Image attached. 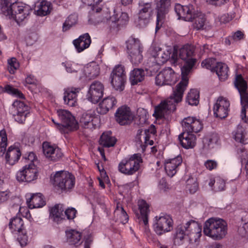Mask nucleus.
<instances>
[{"instance_id": "e433bc0d", "label": "nucleus", "mask_w": 248, "mask_h": 248, "mask_svg": "<svg viewBox=\"0 0 248 248\" xmlns=\"http://www.w3.org/2000/svg\"><path fill=\"white\" fill-rule=\"evenodd\" d=\"M145 73L141 69H134L130 74L129 80L132 85L137 84L144 78Z\"/></svg>"}, {"instance_id": "774afa93", "label": "nucleus", "mask_w": 248, "mask_h": 248, "mask_svg": "<svg viewBox=\"0 0 248 248\" xmlns=\"http://www.w3.org/2000/svg\"><path fill=\"white\" fill-rule=\"evenodd\" d=\"M238 232L242 237L248 238V222L238 229Z\"/></svg>"}, {"instance_id": "393cba45", "label": "nucleus", "mask_w": 248, "mask_h": 248, "mask_svg": "<svg viewBox=\"0 0 248 248\" xmlns=\"http://www.w3.org/2000/svg\"><path fill=\"white\" fill-rule=\"evenodd\" d=\"M21 155L19 148L15 145L10 146L5 155L6 163L14 165L18 162Z\"/></svg>"}, {"instance_id": "4d7b16f0", "label": "nucleus", "mask_w": 248, "mask_h": 248, "mask_svg": "<svg viewBox=\"0 0 248 248\" xmlns=\"http://www.w3.org/2000/svg\"><path fill=\"white\" fill-rule=\"evenodd\" d=\"M7 146V137L4 130L0 131V150L3 152L5 150Z\"/></svg>"}, {"instance_id": "72a5a7b5", "label": "nucleus", "mask_w": 248, "mask_h": 248, "mask_svg": "<svg viewBox=\"0 0 248 248\" xmlns=\"http://www.w3.org/2000/svg\"><path fill=\"white\" fill-rule=\"evenodd\" d=\"M83 72L88 79H93L99 76L100 68L98 65L95 63L91 64L84 67Z\"/></svg>"}, {"instance_id": "de8ad7c7", "label": "nucleus", "mask_w": 248, "mask_h": 248, "mask_svg": "<svg viewBox=\"0 0 248 248\" xmlns=\"http://www.w3.org/2000/svg\"><path fill=\"white\" fill-rule=\"evenodd\" d=\"M62 64L69 73H77L80 69L79 64L70 61L63 62Z\"/></svg>"}, {"instance_id": "0eeeda50", "label": "nucleus", "mask_w": 248, "mask_h": 248, "mask_svg": "<svg viewBox=\"0 0 248 248\" xmlns=\"http://www.w3.org/2000/svg\"><path fill=\"white\" fill-rule=\"evenodd\" d=\"M142 162L141 155L135 154L130 157L122 159L119 164L118 170L125 175H132L139 170L140 164Z\"/></svg>"}, {"instance_id": "a211bd4d", "label": "nucleus", "mask_w": 248, "mask_h": 248, "mask_svg": "<svg viewBox=\"0 0 248 248\" xmlns=\"http://www.w3.org/2000/svg\"><path fill=\"white\" fill-rule=\"evenodd\" d=\"M229 107L230 102L228 99L219 97L213 107L214 116L221 119L226 118L228 114Z\"/></svg>"}, {"instance_id": "39448f33", "label": "nucleus", "mask_w": 248, "mask_h": 248, "mask_svg": "<svg viewBox=\"0 0 248 248\" xmlns=\"http://www.w3.org/2000/svg\"><path fill=\"white\" fill-rule=\"evenodd\" d=\"M126 51L129 59L134 66H138L143 60V46L140 41L132 37L126 42Z\"/></svg>"}, {"instance_id": "79ce46f5", "label": "nucleus", "mask_w": 248, "mask_h": 248, "mask_svg": "<svg viewBox=\"0 0 248 248\" xmlns=\"http://www.w3.org/2000/svg\"><path fill=\"white\" fill-rule=\"evenodd\" d=\"M245 130L242 126L237 127L234 135V140L241 143L247 144L248 143V139L245 137Z\"/></svg>"}, {"instance_id": "cd10ccee", "label": "nucleus", "mask_w": 248, "mask_h": 248, "mask_svg": "<svg viewBox=\"0 0 248 248\" xmlns=\"http://www.w3.org/2000/svg\"><path fill=\"white\" fill-rule=\"evenodd\" d=\"M80 91V88H69L64 92L63 100L65 104L70 107H74L77 103V93Z\"/></svg>"}, {"instance_id": "aec40b11", "label": "nucleus", "mask_w": 248, "mask_h": 248, "mask_svg": "<svg viewBox=\"0 0 248 248\" xmlns=\"http://www.w3.org/2000/svg\"><path fill=\"white\" fill-rule=\"evenodd\" d=\"M26 203L30 209L41 208L46 205V201L40 193H27L26 195Z\"/></svg>"}, {"instance_id": "412c9836", "label": "nucleus", "mask_w": 248, "mask_h": 248, "mask_svg": "<svg viewBox=\"0 0 248 248\" xmlns=\"http://www.w3.org/2000/svg\"><path fill=\"white\" fill-rule=\"evenodd\" d=\"M115 117L116 121L121 125L127 124L133 119L130 108L125 106H123L117 109Z\"/></svg>"}, {"instance_id": "9b49d317", "label": "nucleus", "mask_w": 248, "mask_h": 248, "mask_svg": "<svg viewBox=\"0 0 248 248\" xmlns=\"http://www.w3.org/2000/svg\"><path fill=\"white\" fill-rule=\"evenodd\" d=\"M155 134L156 130L154 126L147 129H139L138 131L136 140L137 143L140 145L142 152L145 150L148 145H153Z\"/></svg>"}, {"instance_id": "2f4dec72", "label": "nucleus", "mask_w": 248, "mask_h": 248, "mask_svg": "<svg viewBox=\"0 0 248 248\" xmlns=\"http://www.w3.org/2000/svg\"><path fill=\"white\" fill-rule=\"evenodd\" d=\"M95 119H97L95 115L91 112L83 113L79 120L81 125L84 128H93L95 124L94 122Z\"/></svg>"}, {"instance_id": "49530a36", "label": "nucleus", "mask_w": 248, "mask_h": 248, "mask_svg": "<svg viewBox=\"0 0 248 248\" xmlns=\"http://www.w3.org/2000/svg\"><path fill=\"white\" fill-rule=\"evenodd\" d=\"M234 85L239 93L247 91V83L241 75H238L236 76Z\"/></svg>"}, {"instance_id": "f704fd0d", "label": "nucleus", "mask_w": 248, "mask_h": 248, "mask_svg": "<svg viewBox=\"0 0 248 248\" xmlns=\"http://www.w3.org/2000/svg\"><path fill=\"white\" fill-rule=\"evenodd\" d=\"M214 72H216L221 81H224L228 78L229 67L224 63L217 62L215 66Z\"/></svg>"}, {"instance_id": "603ef678", "label": "nucleus", "mask_w": 248, "mask_h": 248, "mask_svg": "<svg viewBox=\"0 0 248 248\" xmlns=\"http://www.w3.org/2000/svg\"><path fill=\"white\" fill-rule=\"evenodd\" d=\"M217 63L216 59L209 58L203 60L201 63V65L203 68L209 69L212 72H214Z\"/></svg>"}, {"instance_id": "37998d69", "label": "nucleus", "mask_w": 248, "mask_h": 248, "mask_svg": "<svg viewBox=\"0 0 248 248\" xmlns=\"http://www.w3.org/2000/svg\"><path fill=\"white\" fill-rule=\"evenodd\" d=\"M195 14V17L194 18L195 19L194 27L197 30L202 29L206 22L205 16L200 12L196 13Z\"/></svg>"}, {"instance_id": "ddd939ff", "label": "nucleus", "mask_w": 248, "mask_h": 248, "mask_svg": "<svg viewBox=\"0 0 248 248\" xmlns=\"http://www.w3.org/2000/svg\"><path fill=\"white\" fill-rule=\"evenodd\" d=\"M178 75L170 67L163 69L155 77V83L158 86L172 85L175 83Z\"/></svg>"}, {"instance_id": "338daca9", "label": "nucleus", "mask_w": 248, "mask_h": 248, "mask_svg": "<svg viewBox=\"0 0 248 248\" xmlns=\"http://www.w3.org/2000/svg\"><path fill=\"white\" fill-rule=\"evenodd\" d=\"M240 94L241 104L243 107H248V92L245 91Z\"/></svg>"}, {"instance_id": "bb28decb", "label": "nucleus", "mask_w": 248, "mask_h": 248, "mask_svg": "<svg viewBox=\"0 0 248 248\" xmlns=\"http://www.w3.org/2000/svg\"><path fill=\"white\" fill-rule=\"evenodd\" d=\"M116 103L117 101L114 97L109 96L106 97L99 103L97 111L100 114H106L116 105Z\"/></svg>"}, {"instance_id": "7ed1b4c3", "label": "nucleus", "mask_w": 248, "mask_h": 248, "mask_svg": "<svg viewBox=\"0 0 248 248\" xmlns=\"http://www.w3.org/2000/svg\"><path fill=\"white\" fill-rule=\"evenodd\" d=\"M203 233L214 240H220L227 233V224L222 219L210 218L204 223Z\"/></svg>"}, {"instance_id": "f03ea898", "label": "nucleus", "mask_w": 248, "mask_h": 248, "mask_svg": "<svg viewBox=\"0 0 248 248\" xmlns=\"http://www.w3.org/2000/svg\"><path fill=\"white\" fill-rule=\"evenodd\" d=\"M202 235V226L193 220L178 225L172 234V241L175 246L185 243L193 244L197 242Z\"/></svg>"}, {"instance_id": "864d4df0", "label": "nucleus", "mask_w": 248, "mask_h": 248, "mask_svg": "<svg viewBox=\"0 0 248 248\" xmlns=\"http://www.w3.org/2000/svg\"><path fill=\"white\" fill-rule=\"evenodd\" d=\"M8 70L10 74H14L19 67V63L17 59L13 57L7 61Z\"/></svg>"}, {"instance_id": "c756f323", "label": "nucleus", "mask_w": 248, "mask_h": 248, "mask_svg": "<svg viewBox=\"0 0 248 248\" xmlns=\"http://www.w3.org/2000/svg\"><path fill=\"white\" fill-rule=\"evenodd\" d=\"M66 242L70 245L78 246L81 244V233L76 230L65 231Z\"/></svg>"}, {"instance_id": "58836bf2", "label": "nucleus", "mask_w": 248, "mask_h": 248, "mask_svg": "<svg viewBox=\"0 0 248 248\" xmlns=\"http://www.w3.org/2000/svg\"><path fill=\"white\" fill-rule=\"evenodd\" d=\"M51 10V4L46 0H43L37 6V14L40 16H45L50 13Z\"/></svg>"}, {"instance_id": "0e129e2a", "label": "nucleus", "mask_w": 248, "mask_h": 248, "mask_svg": "<svg viewBox=\"0 0 248 248\" xmlns=\"http://www.w3.org/2000/svg\"><path fill=\"white\" fill-rule=\"evenodd\" d=\"M39 84V81L32 75H29L25 78V86L28 87V85H32L36 87Z\"/></svg>"}, {"instance_id": "4c0bfd02", "label": "nucleus", "mask_w": 248, "mask_h": 248, "mask_svg": "<svg viewBox=\"0 0 248 248\" xmlns=\"http://www.w3.org/2000/svg\"><path fill=\"white\" fill-rule=\"evenodd\" d=\"M200 93L197 89H191L187 93L186 101L191 106H197L199 102Z\"/></svg>"}, {"instance_id": "8fccbe9b", "label": "nucleus", "mask_w": 248, "mask_h": 248, "mask_svg": "<svg viewBox=\"0 0 248 248\" xmlns=\"http://www.w3.org/2000/svg\"><path fill=\"white\" fill-rule=\"evenodd\" d=\"M0 10L3 14L6 16L13 15L12 4L5 0H1L0 3Z\"/></svg>"}, {"instance_id": "bf43d9fd", "label": "nucleus", "mask_w": 248, "mask_h": 248, "mask_svg": "<svg viewBox=\"0 0 248 248\" xmlns=\"http://www.w3.org/2000/svg\"><path fill=\"white\" fill-rule=\"evenodd\" d=\"M110 75L126 78L124 66L121 64L116 65Z\"/></svg>"}, {"instance_id": "680f3d73", "label": "nucleus", "mask_w": 248, "mask_h": 248, "mask_svg": "<svg viewBox=\"0 0 248 248\" xmlns=\"http://www.w3.org/2000/svg\"><path fill=\"white\" fill-rule=\"evenodd\" d=\"M218 137L216 134H212L209 137H205L203 139V142L205 144H207L210 146L213 144H216L218 141Z\"/></svg>"}, {"instance_id": "13d9d810", "label": "nucleus", "mask_w": 248, "mask_h": 248, "mask_svg": "<svg viewBox=\"0 0 248 248\" xmlns=\"http://www.w3.org/2000/svg\"><path fill=\"white\" fill-rule=\"evenodd\" d=\"M194 120H195V117H187L183 119L182 124L184 131L187 132L188 130L191 129Z\"/></svg>"}, {"instance_id": "4468645a", "label": "nucleus", "mask_w": 248, "mask_h": 248, "mask_svg": "<svg viewBox=\"0 0 248 248\" xmlns=\"http://www.w3.org/2000/svg\"><path fill=\"white\" fill-rule=\"evenodd\" d=\"M38 170L34 164H29L24 166L16 174L18 182H31L37 178Z\"/></svg>"}, {"instance_id": "6e6d98bb", "label": "nucleus", "mask_w": 248, "mask_h": 248, "mask_svg": "<svg viewBox=\"0 0 248 248\" xmlns=\"http://www.w3.org/2000/svg\"><path fill=\"white\" fill-rule=\"evenodd\" d=\"M232 19V16H230L228 14H224L216 17L215 21L217 25H221L229 22Z\"/></svg>"}, {"instance_id": "e2e57ef3", "label": "nucleus", "mask_w": 248, "mask_h": 248, "mask_svg": "<svg viewBox=\"0 0 248 248\" xmlns=\"http://www.w3.org/2000/svg\"><path fill=\"white\" fill-rule=\"evenodd\" d=\"M77 211L73 207H68L65 211L64 215L68 220L73 219L76 216Z\"/></svg>"}, {"instance_id": "09e8293b", "label": "nucleus", "mask_w": 248, "mask_h": 248, "mask_svg": "<svg viewBox=\"0 0 248 248\" xmlns=\"http://www.w3.org/2000/svg\"><path fill=\"white\" fill-rule=\"evenodd\" d=\"M114 14L109 18L106 19V23L110 30H114L121 26L118 20V14H116L115 11H114Z\"/></svg>"}, {"instance_id": "473e14b6", "label": "nucleus", "mask_w": 248, "mask_h": 248, "mask_svg": "<svg viewBox=\"0 0 248 248\" xmlns=\"http://www.w3.org/2000/svg\"><path fill=\"white\" fill-rule=\"evenodd\" d=\"M116 139L112 135L111 131L104 132L100 137L99 143L105 147H110L114 146L116 142Z\"/></svg>"}, {"instance_id": "4be33fe9", "label": "nucleus", "mask_w": 248, "mask_h": 248, "mask_svg": "<svg viewBox=\"0 0 248 248\" xmlns=\"http://www.w3.org/2000/svg\"><path fill=\"white\" fill-rule=\"evenodd\" d=\"M170 6V0H159L157 2L156 6L157 10L156 31L160 28L159 22H162L164 19L165 15L168 13Z\"/></svg>"}, {"instance_id": "c03bdc74", "label": "nucleus", "mask_w": 248, "mask_h": 248, "mask_svg": "<svg viewBox=\"0 0 248 248\" xmlns=\"http://www.w3.org/2000/svg\"><path fill=\"white\" fill-rule=\"evenodd\" d=\"M82 2L86 5L90 6L92 7V11L90 12L91 15L94 14L95 12L96 14L100 12L102 10V8L98 5L102 2V0H81Z\"/></svg>"}, {"instance_id": "3c124183", "label": "nucleus", "mask_w": 248, "mask_h": 248, "mask_svg": "<svg viewBox=\"0 0 248 248\" xmlns=\"http://www.w3.org/2000/svg\"><path fill=\"white\" fill-rule=\"evenodd\" d=\"M9 94H12L16 97H17L21 99L24 98V94L18 89L14 88L10 85H6L3 90Z\"/></svg>"}, {"instance_id": "f8f14e48", "label": "nucleus", "mask_w": 248, "mask_h": 248, "mask_svg": "<svg viewBox=\"0 0 248 248\" xmlns=\"http://www.w3.org/2000/svg\"><path fill=\"white\" fill-rule=\"evenodd\" d=\"M12 112L15 120L19 124H23L30 113V107L24 102L16 100L12 104Z\"/></svg>"}, {"instance_id": "c9c22d12", "label": "nucleus", "mask_w": 248, "mask_h": 248, "mask_svg": "<svg viewBox=\"0 0 248 248\" xmlns=\"http://www.w3.org/2000/svg\"><path fill=\"white\" fill-rule=\"evenodd\" d=\"M9 228L13 233L20 232L24 229V222L20 217H14L12 218L9 224Z\"/></svg>"}, {"instance_id": "1a4fd4ad", "label": "nucleus", "mask_w": 248, "mask_h": 248, "mask_svg": "<svg viewBox=\"0 0 248 248\" xmlns=\"http://www.w3.org/2000/svg\"><path fill=\"white\" fill-rule=\"evenodd\" d=\"M140 10L138 18L135 21L137 26L140 28H144L147 26L151 20L153 15L152 2L141 0L139 2Z\"/></svg>"}, {"instance_id": "a878e982", "label": "nucleus", "mask_w": 248, "mask_h": 248, "mask_svg": "<svg viewBox=\"0 0 248 248\" xmlns=\"http://www.w3.org/2000/svg\"><path fill=\"white\" fill-rule=\"evenodd\" d=\"M178 139L182 147L186 149L193 148L195 146L196 137L192 133L184 131L179 135Z\"/></svg>"}, {"instance_id": "5701e85b", "label": "nucleus", "mask_w": 248, "mask_h": 248, "mask_svg": "<svg viewBox=\"0 0 248 248\" xmlns=\"http://www.w3.org/2000/svg\"><path fill=\"white\" fill-rule=\"evenodd\" d=\"M92 42V39L88 33H84L80 35L78 38L74 39L72 44L76 51L81 53L86 49L89 47Z\"/></svg>"}, {"instance_id": "c85d7f7f", "label": "nucleus", "mask_w": 248, "mask_h": 248, "mask_svg": "<svg viewBox=\"0 0 248 248\" xmlns=\"http://www.w3.org/2000/svg\"><path fill=\"white\" fill-rule=\"evenodd\" d=\"M63 211V205L61 204H57L50 209V217L54 222L58 224L60 223L65 220Z\"/></svg>"}, {"instance_id": "20e7f679", "label": "nucleus", "mask_w": 248, "mask_h": 248, "mask_svg": "<svg viewBox=\"0 0 248 248\" xmlns=\"http://www.w3.org/2000/svg\"><path fill=\"white\" fill-rule=\"evenodd\" d=\"M57 114L61 123H56L53 119L52 121L61 133H68L69 132L75 131L78 129V123L75 117L69 111L65 109H60L57 110Z\"/></svg>"}, {"instance_id": "ea45409f", "label": "nucleus", "mask_w": 248, "mask_h": 248, "mask_svg": "<svg viewBox=\"0 0 248 248\" xmlns=\"http://www.w3.org/2000/svg\"><path fill=\"white\" fill-rule=\"evenodd\" d=\"M125 78L121 76L110 75L111 84L116 90L122 91L124 89Z\"/></svg>"}, {"instance_id": "423d86ee", "label": "nucleus", "mask_w": 248, "mask_h": 248, "mask_svg": "<svg viewBox=\"0 0 248 248\" xmlns=\"http://www.w3.org/2000/svg\"><path fill=\"white\" fill-rule=\"evenodd\" d=\"M53 185L62 191H67L74 187L75 184V178L71 173L65 171H59L50 178Z\"/></svg>"}, {"instance_id": "f3484780", "label": "nucleus", "mask_w": 248, "mask_h": 248, "mask_svg": "<svg viewBox=\"0 0 248 248\" xmlns=\"http://www.w3.org/2000/svg\"><path fill=\"white\" fill-rule=\"evenodd\" d=\"M174 10L178 19H181L186 21H192L195 17L196 13L193 6L192 5L184 6L177 3L175 6Z\"/></svg>"}, {"instance_id": "6e6552de", "label": "nucleus", "mask_w": 248, "mask_h": 248, "mask_svg": "<svg viewBox=\"0 0 248 248\" xmlns=\"http://www.w3.org/2000/svg\"><path fill=\"white\" fill-rule=\"evenodd\" d=\"M173 220L169 215L161 214L155 217L153 228L158 235H161L170 232L173 229Z\"/></svg>"}, {"instance_id": "a18cd8bd", "label": "nucleus", "mask_w": 248, "mask_h": 248, "mask_svg": "<svg viewBox=\"0 0 248 248\" xmlns=\"http://www.w3.org/2000/svg\"><path fill=\"white\" fill-rule=\"evenodd\" d=\"M78 21V16L76 14L70 15L65 20L62 25V31H66L75 25Z\"/></svg>"}, {"instance_id": "9d476101", "label": "nucleus", "mask_w": 248, "mask_h": 248, "mask_svg": "<svg viewBox=\"0 0 248 248\" xmlns=\"http://www.w3.org/2000/svg\"><path fill=\"white\" fill-rule=\"evenodd\" d=\"M171 50L169 49H163L159 46H155L152 51V56L155 58L156 63L159 65L164 64L170 59L173 61L174 64L178 63V52L174 49L171 56Z\"/></svg>"}, {"instance_id": "7c9ffc66", "label": "nucleus", "mask_w": 248, "mask_h": 248, "mask_svg": "<svg viewBox=\"0 0 248 248\" xmlns=\"http://www.w3.org/2000/svg\"><path fill=\"white\" fill-rule=\"evenodd\" d=\"M138 205L140 211V216L139 218L142 220L143 224L146 226L148 223V214L150 211L149 205L144 200H139Z\"/></svg>"}, {"instance_id": "a19ab883", "label": "nucleus", "mask_w": 248, "mask_h": 248, "mask_svg": "<svg viewBox=\"0 0 248 248\" xmlns=\"http://www.w3.org/2000/svg\"><path fill=\"white\" fill-rule=\"evenodd\" d=\"M114 215L118 217V219H119L121 223L125 224L128 221V216L124 208L119 206L117 204L114 211Z\"/></svg>"}, {"instance_id": "2eb2a0df", "label": "nucleus", "mask_w": 248, "mask_h": 248, "mask_svg": "<svg viewBox=\"0 0 248 248\" xmlns=\"http://www.w3.org/2000/svg\"><path fill=\"white\" fill-rule=\"evenodd\" d=\"M12 9L13 16L18 23L26 19L32 11L30 5L22 2L14 3L12 4Z\"/></svg>"}, {"instance_id": "6ab92c4d", "label": "nucleus", "mask_w": 248, "mask_h": 248, "mask_svg": "<svg viewBox=\"0 0 248 248\" xmlns=\"http://www.w3.org/2000/svg\"><path fill=\"white\" fill-rule=\"evenodd\" d=\"M43 153L49 160L56 161L62 156L61 149L55 145H52L48 142H44L42 145Z\"/></svg>"}, {"instance_id": "5fc2aeb1", "label": "nucleus", "mask_w": 248, "mask_h": 248, "mask_svg": "<svg viewBox=\"0 0 248 248\" xmlns=\"http://www.w3.org/2000/svg\"><path fill=\"white\" fill-rule=\"evenodd\" d=\"M186 183V188L190 193H194L197 191L198 184L195 179L190 178L187 180Z\"/></svg>"}, {"instance_id": "b1692460", "label": "nucleus", "mask_w": 248, "mask_h": 248, "mask_svg": "<svg viewBox=\"0 0 248 248\" xmlns=\"http://www.w3.org/2000/svg\"><path fill=\"white\" fill-rule=\"evenodd\" d=\"M182 158L181 156L169 159L165 163V170L168 176H173L178 170V167L182 164Z\"/></svg>"}, {"instance_id": "052dcab7", "label": "nucleus", "mask_w": 248, "mask_h": 248, "mask_svg": "<svg viewBox=\"0 0 248 248\" xmlns=\"http://www.w3.org/2000/svg\"><path fill=\"white\" fill-rule=\"evenodd\" d=\"M193 125L191 126V129L188 130L187 132L190 133H198L202 129V124L201 121L195 117V120L193 122Z\"/></svg>"}, {"instance_id": "69168bd1", "label": "nucleus", "mask_w": 248, "mask_h": 248, "mask_svg": "<svg viewBox=\"0 0 248 248\" xmlns=\"http://www.w3.org/2000/svg\"><path fill=\"white\" fill-rule=\"evenodd\" d=\"M38 36L35 32H31L26 37V41L27 45H32L37 40Z\"/></svg>"}, {"instance_id": "f257e3e1", "label": "nucleus", "mask_w": 248, "mask_h": 248, "mask_svg": "<svg viewBox=\"0 0 248 248\" xmlns=\"http://www.w3.org/2000/svg\"><path fill=\"white\" fill-rule=\"evenodd\" d=\"M194 52V47L189 45H186L180 49L178 59L186 61L181 68L182 79L173 90V94L155 107L153 114L155 117H165L168 113L174 111L176 104L182 101L184 92L188 83V75L196 63V59L192 58Z\"/></svg>"}, {"instance_id": "dca6fc26", "label": "nucleus", "mask_w": 248, "mask_h": 248, "mask_svg": "<svg viewBox=\"0 0 248 248\" xmlns=\"http://www.w3.org/2000/svg\"><path fill=\"white\" fill-rule=\"evenodd\" d=\"M104 90L103 84L100 81H93L90 86L86 97L88 101L93 104L99 102L103 97Z\"/></svg>"}]
</instances>
